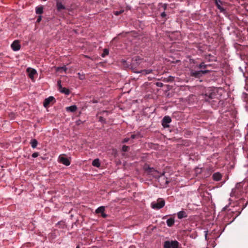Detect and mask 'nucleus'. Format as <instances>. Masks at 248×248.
Masks as SVG:
<instances>
[{"mask_svg":"<svg viewBox=\"0 0 248 248\" xmlns=\"http://www.w3.org/2000/svg\"><path fill=\"white\" fill-rule=\"evenodd\" d=\"M204 98L206 102H208L212 104V102H215V99H217V90L210 88L206 91V93L203 95Z\"/></svg>","mask_w":248,"mask_h":248,"instance_id":"nucleus-1","label":"nucleus"},{"mask_svg":"<svg viewBox=\"0 0 248 248\" xmlns=\"http://www.w3.org/2000/svg\"><path fill=\"white\" fill-rule=\"evenodd\" d=\"M165 204V201L162 199L159 198L156 202H152L151 207L154 209L159 210L163 207Z\"/></svg>","mask_w":248,"mask_h":248,"instance_id":"nucleus-2","label":"nucleus"},{"mask_svg":"<svg viewBox=\"0 0 248 248\" xmlns=\"http://www.w3.org/2000/svg\"><path fill=\"white\" fill-rule=\"evenodd\" d=\"M209 72V70L195 71L194 70H191L190 72V75L195 78H200L203 75L207 74Z\"/></svg>","mask_w":248,"mask_h":248,"instance_id":"nucleus-3","label":"nucleus"},{"mask_svg":"<svg viewBox=\"0 0 248 248\" xmlns=\"http://www.w3.org/2000/svg\"><path fill=\"white\" fill-rule=\"evenodd\" d=\"M179 243L176 241H166L164 243V248H178Z\"/></svg>","mask_w":248,"mask_h":248,"instance_id":"nucleus-4","label":"nucleus"},{"mask_svg":"<svg viewBox=\"0 0 248 248\" xmlns=\"http://www.w3.org/2000/svg\"><path fill=\"white\" fill-rule=\"evenodd\" d=\"M55 102V99L53 96H49L45 99L44 101V106L45 108H48Z\"/></svg>","mask_w":248,"mask_h":248,"instance_id":"nucleus-5","label":"nucleus"},{"mask_svg":"<svg viewBox=\"0 0 248 248\" xmlns=\"http://www.w3.org/2000/svg\"><path fill=\"white\" fill-rule=\"evenodd\" d=\"M145 169L148 172L153 175V176L155 178L160 177L161 176L160 173L153 168L148 167V168Z\"/></svg>","mask_w":248,"mask_h":248,"instance_id":"nucleus-6","label":"nucleus"},{"mask_svg":"<svg viewBox=\"0 0 248 248\" xmlns=\"http://www.w3.org/2000/svg\"><path fill=\"white\" fill-rule=\"evenodd\" d=\"M57 85L58 87V90L61 93H64L66 95H68L70 93V91L69 89L62 87L61 85V80H59L58 81Z\"/></svg>","mask_w":248,"mask_h":248,"instance_id":"nucleus-7","label":"nucleus"},{"mask_svg":"<svg viewBox=\"0 0 248 248\" xmlns=\"http://www.w3.org/2000/svg\"><path fill=\"white\" fill-rule=\"evenodd\" d=\"M171 121V118L169 116H165L162 120V125L163 127H169Z\"/></svg>","mask_w":248,"mask_h":248,"instance_id":"nucleus-8","label":"nucleus"},{"mask_svg":"<svg viewBox=\"0 0 248 248\" xmlns=\"http://www.w3.org/2000/svg\"><path fill=\"white\" fill-rule=\"evenodd\" d=\"M59 161L65 166H69L70 164V161L69 159L64 156V155H61L59 157Z\"/></svg>","mask_w":248,"mask_h":248,"instance_id":"nucleus-9","label":"nucleus"},{"mask_svg":"<svg viewBox=\"0 0 248 248\" xmlns=\"http://www.w3.org/2000/svg\"><path fill=\"white\" fill-rule=\"evenodd\" d=\"M26 71L28 74V76L29 77V78L32 81H34V77L36 74H37L36 71L34 69L30 67L28 68Z\"/></svg>","mask_w":248,"mask_h":248,"instance_id":"nucleus-10","label":"nucleus"},{"mask_svg":"<svg viewBox=\"0 0 248 248\" xmlns=\"http://www.w3.org/2000/svg\"><path fill=\"white\" fill-rule=\"evenodd\" d=\"M11 47L14 51H18L20 48V45L17 40L14 41L11 44Z\"/></svg>","mask_w":248,"mask_h":248,"instance_id":"nucleus-11","label":"nucleus"},{"mask_svg":"<svg viewBox=\"0 0 248 248\" xmlns=\"http://www.w3.org/2000/svg\"><path fill=\"white\" fill-rule=\"evenodd\" d=\"M214 0L217 8L220 10V12H224L225 10L223 7L221 6V5L222 4V2L220 0Z\"/></svg>","mask_w":248,"mask_h":248,"instance_id":"nucleus-12","label":"nucleus"},{"mask_svg":"<svg viewBox=\"0 0 248 248\" xmlns=\"http://www.w3.org/2000/svg\"><path fill=\"white\" fill-rule=\"evenodd\" d=\"M222 175L220 173L217 172L214 173L212 176L213 179L215 181H218L221 179Z\"/></svg>","mask_w":248,"mask_h":248,"instance_id":"nucleus-13","label":"nucleus"},{"mask_svg":"<svg viewBox=\"0 0 248 248\" xmlns=\"http://www.w3.org/2000/svg\"><path fill=\"white\" fill-rule=\"evenodd\" d=\"M177 217L179 219H182L187 217V214L186 212L181 211L177 213Z\"/></svg>","mask_w":248,"mask_h":248,"instance_id":"nucleus-14","label":"nucleus"},{"mask_svg":"<svg viewBox=\"0 0 248 248\" xmlns=\"http://www.w3.org/2000/svg\"><path fill=\"white\" fill-rule=\"evenodd\" d=\"M35 13L36 14L40 15L43 13V6H40L36 7L35 8Z\"/></svg>","mask_w":248,"mask_h":248,"instance_id":"nucleus-15","label":"nucleus"},{"mask_svg":"<svg viewBox=\"0 0 248 248\" xmlns=\"http://www.w3.org/2000/svg\"><path fill=\"white\" fill-rule=\"evenodd\" d=\"M30 144L33 149L36 148L38 145V141L36 139H32L30 141Z\"/></svg>","mask_w":248,"mask_h":248,"instance_id":"nucleus-16","label":"nucleus"},{"mask_svg":"<svg viewBox=\"0 0 248 248\" xmlns=\"http://www.w3.org/2000/svg\"><path fill=\"white\" fill-rule=\"evenodd\" d=\"M166 223L167 225L170 227L173 225L174 223V219L173 218H170L167 220Z\"/></svg>","mask_w":248,"mask_h":248,"instance_id":"nucleus-17","label":"nucleus"},{"mask_svg":"<svg viewBox=\"0 0 248 248\" xmlns=\"http://www.w3.org/2000/svg\"><path fill=\"white\" fill-rule=\"evenodd\" d=\"M174 80V77L172 76H169L167 78H165L163 81L166 82H172Z\"/></svg>","mask_w":248,"mask_h":248,"instance_id":"nucleus-18","label":"nucleus"},{"mask_svg":"<svg viewBox=\"0 0 248 248\" xmlns=\"http://www.w3.org/2000/svg\"><path fill=\"white\" fill-rule=\"evenodd\" d=\"M57 8L58 11H60L65 9V7L61 2H57Z\"/></svg>","mask_w":248,"mask_h":248,"instance_id":"nucleus-19","label":"nucleus"},{"mask_svg":"<svg viewBox=\"0 0 248 248\" xmlns=\"http://www.w3.org/2000/svg\"><path fill=\"white\" fill-rule=\"evenodd\" d=\"M92 165L94 167H99L100 166L99 159H95L93 160L92 162Z\"/></svg>","mask_w":248,"mask_h":248,"instance_id":"nucleus-20","label":"nucleus"},{"mask_svg":"<svg viewBox=\"0 0 248 248\" xmlns=\"http://www.w3.org/2000/svg\"><path fill=\"white\" fill-rule=\"evenodd\" d=\"M152 71H153V70H151V69H147V70H142L140 72H136V71H135V72H136V73H141L143 75H145L151 73L152 72Z\"/></svg>","mask_w":248,"mask_h":248,"instance_id":"nucleus-21","label":"nucleus"},{"mask_svg":"<svg viewBox=\"0 0 248 248\" xmlns=\"http://www.w3.org/2000/svg\"><path fill=\"white\" fill-rule=\"evenodd\" d=\"M105 211V207L104 206H100L98 207L95 211L96 213L99 214L101 213L102 214Z\"/></svg>","mask_w":248,"mask_h":248,"instance_id":"nucleus-22","label":"nucleus"},{"mask_svg":"<svg viewBox=\"0 0 248 248\" xmlns=\"http://www.w3.org/2000/svg\"><path fill=\"white\" fill-rule=\"evenodd\" d=\"M66 70H67V68L65 66H63L62 67H58L57 69V71L60 72H61L62 71H64L65 72H66Z\"/></svg>","mask_w":248,"mask_h":248,"instance_id":"nucleus-23","label":"nucleus"},{"mask_svg":"<svg viewBox=\"0 0 248 248\" xmlns=\"http://www.w3.org/2000/svg\"><path fill=\"white\" fill-rule=\"evenodd\" d=\"M109 54V50L107 48H105L103 50V53L101 54V56L103 58L108 55Z\"/></svg>","mask_w":248,"mask_h":248,"instance_id":"nucleus-24","label":"nucleus"},{"mask_svg":"<svg viewBox=\"0 0 248 248\" xmlns=\"http://www.w3.org/2000/svg\"><path fill=\"white\" fill-rule=\"evenodd\" d=\"M207 67V65L205 64L204 62H202L198 66V68L200 69H206Z\"/></svg>","mask_w":248,"mask_h":248,"instance_id":"nucleus-25","label":"nucleus"},{"mask_svg":"<svg viewBox=\"0 0 248 248\" xmlns=\"http://www.w3.org/2000/svg\"><path fill=\"white\" fill-rule=\"evenodd\" d=\"M124 12V10H121L120 11H116L114 12V14L116 16H119V15L122 14Z\"/></svg>","mask_w":248,"mask_h":248,"instance_id":"nucleus-26","label":"nucleus"},{"mask_svg":"<svg viewBox=\"0 0 248 248\" xmlns=\"http://www.w3.org/2000/svg\"><path fill=\"white\" fill-rule=\"evenodd\" d=\"M129 147L126 145H124L122 147V151L123 152H127L128 151Z\"/></svg>","mask_w":248,"mask_h":248,"instance_id":"nucleus-27","label":"nucleus"},{"mask_svg":"<svg viewBox=\"0 0 248 248\" xmlns=\"http://www.w3.org/2000/svg\"><path fill=\"white\" fill-rule=\"evenodd\" d=\"M39 155V153L37 152H35L32 154V157L35 158L37 157Z\"/></svg>","mask_w":248,"mask_h":248,"instance_id":"nucleus-28","label":"nucleus"},{"mask_svg":"<svg viewBox=\"0 0 248 248\" xmlns=\"http://www.w3.org/2000/svg\"><path fill=\"white\" fill-rule=\"evenodd\" d=\"M65 108H77V107L76 105H72L69 107H66Z\"/></svg>","mask_w":248,"mask_h":248,"instance_id":"nucleus-29","label":"nucleus"},{"mask_svg":"<svg viewBox=\"0 0 248 248\" xmlns=\"http://www.w3.org/2000/svg\"><path fill=\"white\" fill-rule=\"evenodd\" d=\"M98 119H99V121L101 122H105V119H104L103 117H102V116H99Z\"/></svg>","mask_w":248,"mask_h":248,"instance_id":"nucleus-30","label":"nucleus"},{"mask_svg":"<svg viewBox=\"0 0 248 248\" xmlns=\"http://www.w3.org/2000/svg\"><path fill=\"white\" fill-rule=\"evenodd\" d=\"M41 20H42V16H39L37 19L36 22L37 23H39L41 21Z\"/></svg>","mask_w":248,"mask_h":248,"instance_id":"nucleus-31","label":"nucleus"},{"mask_svg":"<svg viewBox=\"0 0 248 248\" xmlns=\"http://www.w3.org/2000/svg\"><path fill=\"white\" fill-rule=\"evenodd\" d=\"M156 85L158 87H161L163 86V83L161 82H156Z\"/></svg>","mask_w":248,"mask_h":248,"instance_id":"nucleus-32","label":"nucleus"},{"mask_svg":"<svg viewBox=\"0 0 248 248\" xmlns=\"http://www.w3.org/2000/svg\"><path fill=\"white\" fill-rule=\"evenodd\" d=\"M129 140V138H125L123 140V143H126L127 142H128Z\"/></svg>","mask_w":248,"mask_h":248,"instance_id":"nucleus-33","label":"nucleus"},{"mask_svg":"<svg viewBox=\"0 0 248 248\" xmlns=\"http://www.w3.org/2000/svg\"><path fill=\"white\" fill-rule=\"evenodd\" d=\"M161 16L162 17H166V14L165 12H163V13H162L161 14Z\"/></svg>","mask_w":248,"mask_h":248,"instance_id":"nucleus-34","label":"nucleus"},{"mask_svg":"<svg viewBox=\"0 0 248 248\" xmlns=\"http://www.w3.org/2000/svg\"><path fill=\"white\" fill-rule=\"evenodd\" d=\"M77 109H67V111H70V112H75Z\"/></svg>","mask_w":248,"mask_h":248,"instance_id":"nucleus-35","label":"nucleus"},{"mask_svg":"<svg viewBox=\"0 0 248 248\" xmlns=\"http://www.w3.org/2000/svg\"><path fill=\"white\" fill-rule=\"evenodd\" d=\"M101 216L103 218H106L107 217V215L106 214H105L104 212L103 213L101 214Z\"/></svg>","mask_w":248,"mask_h":248,"instance_id":"nucleus-36","label":"nucleus"},{"mask_svg":"<svg viewBox=\"0 0 248 248\" xmlns=\"http://www.w3.org/2000/svg\"><path fill=\"white\" fill-rule=\"evenodd\" d=\"M204 232H205V239L207 240V232H208V231H205Z\"/></svg>","mask_w":248,"mask_h":248,"instance_id":"nucleus-37","label":"nucleus"},{"mask_svg":"<svg viewBox=\"0 0 248 248\" xmlns=\"http://www.w3.org/2000/svg\"><path fill=\"white\" fill-rule=\"evenodd\" d=\"M136 135L132 134L131 136V138L132 139H135L136 138Z\"/></svg>","mask_w":248,"mask_h":248,"instance_id":"nucleus-38","label":"nucleus"},{"mask_svg":"<svg viewBox=\"0 0 248 248\" xmlns=\"http://www.w3.org/2000/svg\"><path fill=\"white\" fill-rule=\"evenodd\" d=\"M167 5L166 4H164L163 5V8L164 10H166L167 8Z\"/></svg>","mask_w":248,"mask_h":248,"instance_id":"nucleus-39","label":"nucleus"},{"mask_svg":"<svg viewBox=\"0 0 248 248\" xmlns=\"http://www.w3.org/2000/svg\"><path fill=\"white\" fill-rule=\"evenodd\" d=\"M102 113L103 114H105V113L107 114L108 111L106 110H103Z\"/></svg>","mask_w":248,"mask_h":248,"instance_id":"nucleus-40","label":"nucleus"},{"mask_svg":"<svg viewBox=\"0 0 248 248\" xmlns=\"http://www.w3.org/2000/svg\"><path fill=\"white\" fill-rule=\"evenodd\" d=\"M76 248H80L79 246V245H78V246H77Z\"/></svg>","mask_w":248,"mask_h":248,"instance_id":"nucleus-41","label":"nucleus"},{"mask_svg":"<svg viewBox=\"0 0 248 248\" xmlns=\"http://www.w3.org/2000/svg\"><path fill=\"white\" fill-rule=\"evenodd\" d=\"M246 90H247V91H248V89H246Z\"/></svg>","mask_w":248,"mask_h":248,"instance_id":"nucleus-42","label":"nucleus"}]
</instances>
